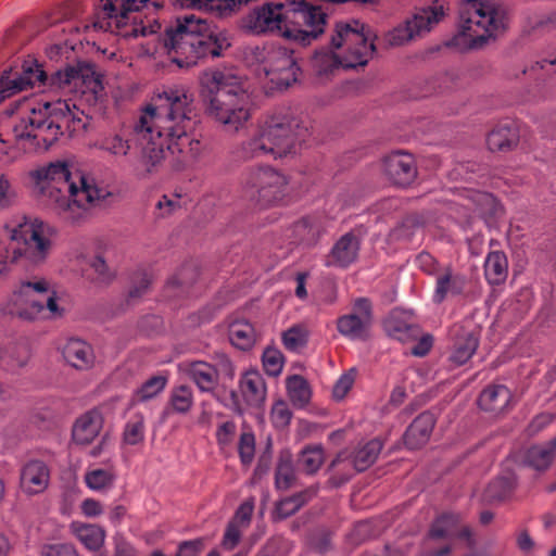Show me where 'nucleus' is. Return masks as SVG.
<instances>
[{
	"instance_id": "nucleus-1",
	"label": "nucleus",
	"mask_w": 556,
	"mask_h": 556,
	"mask_svg": "<svg viewBox=\"0 0 556 556\" xmlns=\"http://www.w3.org/2000/svg\"><path fill=\"white\" fill-rule=\"evenodd\" d=\"M199 122L192 94L182 86L168 87L144 108L128 135H108L97 147L121 157L127 156L136 144L141 149V162L147 172L169 155L179 162H192L203 149L194 135Z\"/></svg>"
},
{
	"instance_id": "nucleus-2",
	"label": "nucleus",
	"mask_w": 556,
	"mask_h": 556,
	"mask_svg": "<svg viewBox=\"0 0 556 556\" xmlns=\"http://www.w3.org/2000/svg\"><path fill=\"white\" fill-rule=\"evenodd\" d=\"M3 114L10 118L16 140H31L48 150L64 131L73 134L86 128L85 121L73 112L66 101L34 103L27 98L11 102Z\"/></svg>"
},
{
	"instance_id": "nucleus-3",
	"label": "nucleus",
	"mask_w": 556,
	"mask_h": 556,
	"mask_svg": "<svg viewBox=\"0 0 556 556\" xmlns=\"http://www.w3.org/2000/svg\"><path fill=\"white\" fill-rule=\"evenodd\" d=\"M43 195L73 223L78 222L90 207L100 206L110 192L99 188L93 179L73 172L66 162L56 161L34 173Z\"/></svg>"
},
{
	"instance_id": "nucleus-4",
	"label": "nucleus",
	"mask_w": 556,
	"mask_h": 556,
	"mask_svg": "<svg viewBox=\"0 0 556 556\" xmlns=\"http://www.w3.org/2000/svg\"><path fill=\"white\" fill-rule=\"evenodd\" d=\"M207 28L206 21L194 14H185L168 26L161 40L172 62L188 68L206 56H220L231 46L226 34H205Z\"/></svg>"
},
{
	"instance_id": "nucleus-5",
	"label": "nucleus",
	"mask_w": 556,
	"mask_h": 556,
	"mask_svg": "<svg viewBox=\"0 0 556 556\" xmlns=\"http://www.w3.org/2000/svg\"><path fill=\"white\" fill-rule=\"evenodd\" d=\"M201 86L207 92V111L228 130L239 131L251 118L253 102L242 77L233 68L205 71Z\"/></svg>"
},
{
	"instance_id": "nucleus-6",
	"label": "nucleus",
	"mask_w": 556,
	"mask_h": 556,
	"mask_svg": "<svg viewBox=\"0 0 556 556\" xmlns=\"http://www.w3.org/2000/svg\"><path fill=\"white\" fill-rule=\"evenodd\" d=\"M375 50L368 27L356 20L338 22L330 37V48L315 52L312 67L318 76L331 75L339 70L364 67Z\"/></svg>"
},
{
	"instance_id": "nucleus-7",
	"label": "nucleus",
	"mask_w": 556,
	"mask_h": 556,
	"mask_svg": "<svg viewBox=\"0 0 556 556\" xmlns=\"http://www.w3.org/2000/svg\"><path fill=\"white\" fill-rule=\"evenodd\" d=\"M93 26L110 31L123 38L146 37L156 34L161 24L153 20L144 24L137 14L141 9L152 4L155 9L162 7L159 0H99Z\"/></svg>"
},
{
	"instance_id": "nucleus-8",
	"label": "nucleus",
	"mask_w": 556,
	"mask_h": 556,
	"mask_svg": "<svg viewBox=\"0 0 556 556\" xmlns=\"http://www.w3.org/2000/svg\"><path fill=\"white\" fill-rule=\"evenodd\" d=\"M504 26V12L494 3L464 0L459 8V33L454 41L469 49L480 48Z\"/></svg>"
},
{
	"instance_id": "nucleus-9",
	"label": "nucleus",
	"mask_w": 556,
	"mask_h": 556,
	"mask_svg": "<svg viewBox=\"0 0 556 556\" xmlns=\"http://www.w3.org/2000/svg\"><path fill=\"white\" fill-rule=\"evenodd\" d=\"M74 67L56 71L50 77L35 59H28L3 68L0 73V102L34 87H64L77 78Z\"/></svg>"
},
{
	"instance_id": "nucleus-10",
	"label": "nucleus",
	"mask_w": 556,
	"mask_h": 556,
	"mask_svg": "<svg viewBox=\"0 0 556 556\" xmlns=\"http://www.w3.org/2000/svg\"><path fill=\"white\" fill-rule=\"evenodd\" d=\"M11 313L25 320L58 319L65 308L55 292H49L45 279L22 281L11 296Z\"/></svg>"
},
{
	"instance_id": "nucleus-11",
	"label": "nucleus",
	"mask_w": 556,
	"mask_h": 556,
	"mask_svg": "<svg viewBox=\"0 0 556 556\" xmlns=\"http://www.w3.org/2000/svg\"><path fill=\"white\" fill-rule=\"evenodd\" d=\"M10 238L17 247H11V262L25 257L33 264L43 263L50 254L52 228L37 218L23 217L21 222L7 226Z\"/></svg>"
},
{
	"instance_id": "nucleus-12",
	"label": "nucleus",
	"mask_w": 556,
	"mask_h": 556,
	"mask_svg": "<svg viewBox=\"0 0 556 556\" xmlns=\"http://www.w3.org/2000/svg\"><path fill=\"white\" fill-rule=\"evenodd\" d=\"M328 15L305 0L285 1L283 38L301 46L316 41L327 26Z\"/></svg>"
},
{
	"instance_id": "nucleus-13",
	"label": "nucleus",
	"mask_w": 556,
	"mask_h": 556,
	"mask_svg": "<svg viewBox=\"0 0 556 556\" xmlns=\"http://www.w3.org/2000/svg\"><path fill=\"white\" fill-rule=\"evenodd\" d=\"M261 125L270 155L275 159L292 153L307 132V128L301 126L298 118L281 113L266 117Z\"/></svg>"
},
{
	"instance_id": "nucleus-14",
	"label": "nucleus",
	"mask_w": 556,
	"mask_h": 556,
	"mask_svg": "<svg viewBox=\"0 0 556 556\" xmlns=\"http://www.w3.org/2000/svg\"><path fill=\"white\" fill-rule=\"evenodd\" d=\"M287 178L270 166L252 167L245 173V195L262 205L273 204L285 195Z\"/></svg>"
},
{
	"instance_id": "nucleus-15",
	"label": "nucleus",
	"mask_w": 556,
	"mask_h": 556,
	"mask_svg": "<svg viewBox=\"0 0 556 556\" xmlns=\"http://www.w3.org/2000/svg\"><path fill=\"white\" fill-rule=\"evenodd\" d=\"M443 16V5L434 2L430 7L418 10L413 17L389 31L387 41L393 47L403 46L430 31Z\"/></svg>"
},
{
	"instance_id": "nucleus-16",
	"label": "nucleus",
	"mask_w": 556,
	"mask_h": 556,
	"mask_svg": "<svg viewBox=\"0 0 556 556\" xmlns=\"http://www.w3.org/2000/svg\"><path fill=\"white\" fill-rule=\"evenodd\" d=\"M264 71L269 80L279 88H288L301 73L293 52L283 47H271L264 59Z\"/></svg>"
},
{
	"instance_id": "nucleus-17",
	"label": "nucleus",
	"mask_w": 556,
	"mask_h": 556,
	"mask_svg": "<svg viewBox=\"0 0 556 556\" xmlns=\"http://www.w3.org/2000/svg\"><path fill=\"white\" fill-rule=\"evenodd\" d=\"M462 521V516L457 513H444L440 515L431 525L428 535L422 545V556H447L451 551L448 542L437 545L440 540L450 541L454 539L456 529Z\"/></svg>"
},
{
	"instance_id": "nucleus-18",
	"label": "nucleus",
	"mask_w": 556,
	"mask_h": 556,
	"mask_svg": "<svg viewBox=\"0 0 556 556\" xmlns=\"http://www.w3.org/2000/svg\"><path fill=\"white\" fill-rule=\"evenodd\" d=\"M372 321V305L367 298H357L353 303V311L342 315L337 320L340 334L350 340H363L367 336Z\"/></svg>"
},
{
	"instance_id": "nucleus-19",
	"label": "nucleus",
	"mask_w": 556,
	"mask_h": 556,
	"mask_svg": "<svg viewBox=\"0 0 556 556\" xmlns=\"http://www.w3.org/2000/svg\"><path fill=\"white\" fill-rule=\"evenodd\" d=\"M285 2L266 3L251 11L243 21L244 27L253 34L285 33Z\"/></svg>"
},
{
	"instance_id": "nucleus-20",
	"label": "nucleus",
	"mask_w": 556,
	"mask_h": 556,
	"mask_svg": "<svg viewBox=\"0 0 556 556\" xmlns=\"http://www.w3.org/2000/svg\"><path fill=\"white\" fill-rule=\"evenodd\" d=\"M382 170L392 184L401 187L410 185L417 176L414 156L403 151L387 155L382 161Z\"/></svg>"
},
{
	"instance_id": "nucleus-21",
	"label": "nucleus",
	"mask_w": 556,
	"mask_h": 556,
	"mask_svg": "<svg viewBox=\"0 0 556 556\" xmlns=\"http://www.w3.org/2000/svg\"><path fill=\"white\" fill-rule=\"evenodd\" d=\"M50 482V469L39 459H30L20 471V489L26 495L33 496L46 491Z\"/></svg>"
},
{
	"instance_id": "nucleus-22",
	"label": "nucleus",
	"mask_w": 556,
	"mask_h": 556,
	"mask_svg": "<svg viewBox=\"0 0 556 556\" xmlns=\"http://www.w3.org/2000/svg\"><path fill=\"white\" fill-rule=\"evenodd\" d=\"M179 370L198 387L201 393H215L219 382L212 364L204 361H184L179 364Z\"/></svg>"
},
{
	"instance_id": "nucleus-23",
	"label": "nucleus",
	"mask_w": 556,
	"mask_h": 556,
	"mask_svg": "<svg viewBox=\"0 0 556 556\" xmlns=\"http://www.w3.org/2000/svg\"><path fill=\"white\" fill-rule=\"evenodd\" d=\"M361 239L353 231L344 233L333 244L326 258V266L346 268L354 263L358 256Z\"/></svg>"
},
{
	"instance_id": "nucleus-24",
	"label": "nucleus",
	"mask_w": 556,
	"mask_h": 556,
	"mask_svg": "<svg viewBox=\"0 0 556 556\" xmlns=\"http://www.w3.org/2000/svg\"><path fill=\"white\" fill-rule=\"evenodd\" d=\"M466 277L455 271L451 266L442 268L435 279L432 301L435 304H441L448 296L462 294L466 288Z\"/></svg>"
},
{
	"instance_id": "nucleus-25",
	"label": "nucleus",
	"mask_w": 556,
	"mask_h": 556,
	"mask_svg": "<svg viewBox=\"0 0 556 556\" xmlns=\"http://www.w3.org/2000/svg\"><path fill=\"white\" fill-rule=\"evenodd\" d=\"M387 333L402 342L416 339L419 328L412 320V315L403 309H393L383 323Z\"/></svg>"
},
{
	"instance_id": "nucleus-26",
	"label": "nucleus",
	"mask_w": 556,
	"mask_h": 556,
	"mask_svg": "<svg viewBox=\"0 0 556 556\" xmlns=\"http://www.w3.org/2000/svg\"><path fill=\"white\" fill-rule=\"evenodd\" d=\"M229 154L237 162H248L253 159L270 155V149L267 146L265 136L262 134V125H258L253 136L233 146Z\"/></svg>"
},
{
	"instance_id": "nucleus-27",
	"label": "nucleus",
	"mask_w": 556,
	"mask_h": 556,
	"mask_svg": "<svg viewBox=\"0 0 556 556\" xmlns=\"http://www.w3.org/2000/svg\"><path fill=\"white\" fill-rule=\"evenodd\" d=\"M102 416L98 410H89L78 417L72 429V438L76 444H90L102 428Z\"/></svg>"
},
{
	"instance_id": "nucleus-28",
	"label": "nucleus",
	"mask_w": 556,
	"mask_h": 556,
	"mask_svg": "<svg viewBox=\"0 0 556 556\" xmlns=\"http://www.w3.org/2000/svg\"><path fill=\"white\" fill-rule=\"evenodd\" d=\"M556 457V437L530 446L523 455V464L535 471L548 470Z\"/></svg>"
},
{
	"instance_id": "nucleus-29",
	"label": "nucleus",
	"mask_w": 556,
	"mask_h": 556,
	"mask_svg": "<svg viewBox=\"0 0 556 556\" xmlns=\"http://www.w3.org/2000/svg\"><path fill=\"white\" fill-rule=\"evenodd\" d=\"M511 402V392L504 384H490L479 395V407L488 413L501 414L505 412Z\"/></svg>"
},
{
	"instance_id": "nucleus-30",
	"label": "nucleus",
	"mask_w": 556,
	"mask_h": 556,
	"mask_svg": "<svg viewBox=\"0 0 556 556\" xmlns=\"http://www.w3.org/2000/svg\"><path fill=\"white\" fill-rule=\"evenodd\" d=\"M435 425L434 415L430 412H424L418 415L404 434V442L410 450H416L426 444L431 435Z\"/></svg>"
},
{
	"instance_id": "nucleus-31",
	"label": "nucleus",
	"mask_w": 556,
	"mask_h": 556,
	"mask_svg": "<svg viewBox=\"0 0 556 556\" xmlns=\"http://www.w3.org/2000/svg\"><path fill=\"white\" fill-rule=\"evenodd\" d=\"M519 132L513 121L505 119L498 123L486 137V144L491 151L506 152L517 146Z\"/></svg>"
},
{
	"instance_id": "nucleus-32",
	"label": "nucleus",
	"mask_w": 556,
	"mask_h": 556,
	"mask_svg": "<svg viewBox=\"0 0 556 556\" xmlns=\"http://www.w3.org/2000/svg\"><path fill=\"white\" fill-rule=\"evenodd\" d=\"M240 390L248 405L261 407L265 403L266 383L258 371H247L240 380Z\"/></svg>"
},
{
	"instance_id": "nucleus-33",
	"label": "nucleus",
	"mask_w": 556,
	"mask_h": 556,
	"mask_svg": "<svg viewBox=\"0 0 556 556\" xmlns=\"http://www.w3.org/2000/svg\"><path fill=\"white\" fill-rule=\"evenodd\" d=\"M62 354L68 365L79 370L90 368L94 359L91 346L80 339H70Z\"/></svg>"
},
{
	"instance_id": "nucleus-34",
	"label": "nucleus",
	"mask_w": 556,
	"mask_h": 556,
	"mask_svg": "<svg viewBox=\"0 0 556 556\" xmlns=\"http://www.w3.org/2000/svg\"><path fill=\"white\" fill-rule=\"evenodd\" d=\"M479 346V338L472 331L462 330L457 332L453 352L450 356L451 362L460 366L466 364L475 354Z\"/></svg>"
},
{
	"instance_id": "nucleus-35",
	"label": "nucleus",
	"mask_w": 556,
	"mask_h": 556,
	"mask_svg": "<svg viewBox=\"0 0 556 556\" xmlns=\"http://www.w3.org/2000/svg\"><path fill=\"white\" fill-rule=\"evenodd\" d=\"M516 485V478L507 473L492 480L485 488L482 500L488 504L500 503L509 498Z\"/></svg>"
},
{
	"instance_id": "nucleus-36",
	"label": "nucleus",
	"mask_w": 556,
	"mask_h": 556,
	"mask_svg": "<svg viewBox=\"0 0 556 556\" xmlns=\"http://www.w3.org/2000/svg\"><path fill=\"white\" fill-rule=\"evenodd\" d=\"M29 359V350L24 343H13L0 349V366L8 371L24 367Z\"/></svg>"
},
{
	"instance_id": "nucleus-37",
	"label": "nucleus",
	"mask_w": 556,
	"mask_h": 556,
	"mask_svg": "<svg viewBox=\"0 0 556 556\" xmlns=\"http://www.w3.org/2000/svg\"><path fill=\"white\" fill-rule=\"evenodd\" d=\"M508 273V262L504 252H490L484 262V275L491 285L502 283Z\"/></svg>"
},
{
	"instance_id": "nucleus-38",
	"label": "nucleus",
	"mask_w": 556,
	"mask_h": 556,
	"mask_svg": "<svg viewBox=\"0 0 556 556\" xmlns=\"http://www.w3.org/2000/svg\"><path fill=\"white\" fill-rule=\"evenodd\" d=\"M71 528L76 538L88 549L97 551L104 543L105 531L99 526L73 522Z\"/></svg>"
},
{
	"instance_id": "nucleus-39",
	"label": "nucleus",
	"mask_w": 556,
	"mask_h": 556,
	"mask_svg": "<svg viewBox=\"0 0 556 556\" xmlns=\"http://www.w3.org/2000/svg\"><path fill=\"white\" fill-rule=\"evenodd\" d=\"M168 377L159 374L147 379L132 394L131 404L144 403L156 397L166 388Z\"/></svg>"
},
{
	"instance_id": "nucleus-40",
	"label": "nucleus",
	"mask_w": 556,
	"mask_h": 556,
	"mask_svg": "<svg viewBox=\"0 0 556 556\" xmlns=\"http://www.w3.org/2000/svg\"><path fill=\"white\" fill-rule=\"evenodd\" d=\"M228 336L231 344L239 350L247 351L255 342L253 326L247 320H235L229 325Z\"/></svg>"
},
{
	"instance_id": "nucleus-41",
	"label": "nucleus",
	"mask_w": 556,
	"mask_h": 556,
	"mask_svg": "<svg viewBox=\"0 0 556 556\" xmlns=\"http://www.w3.org/2000/svg\"><path fill=\"white\" fill-rule=\"evenodd\" d=\"M382 450V442L378 439H372L359 446L353 457V466L356 471H364L370 467Z\"/></svg>"
},
{
	"instance_id": "nucleus-42",
	"label": "nucleus",
	"mask_w": 556,
	"mask_h": 556,
	"mask_svg": "<svg viewBox=\"0 0 556 556\" xmlns=\"http://www.w3.org/2000/svg\"><path fill=\"white\" fill-rule=\"evenodd\" d=\"M315 494L316 490L307 489L292 496L281 500L276 506V515L280 519H286L292 516L303 505H305Z\"/></svg>"
},
{
	"instance_id": "nucleus-43",
	"label": "nucleus",
	"mask_w": 556,
	"mask_h": 556,
	"mask_svg": "<svg viewBox=\"0 0 556 556\" xmlns=\"http://www.w3.org/2000/svg\"><path fill=\"white\" fill-rule=\"evenodd\" d=\"M288 395L292 404L296 407H304L311 397V391L307 381L300 375H293L286 382Z\"/></svg>"
},
{
	"instance_id": "nucleus-44",
	"label": "nucleus",
	"mask_w": 556,
	"mask_h": 556,
	"mask_svg": "<svg viewBox=\"0 0 556 556\" xmlns=\"http://www.w3.org/2000/svg\"><path fill=\"white\" fill-rule=\"evenodd\" d=\"M324 463V450L321 446H307L298 456V468L307 475L317 472Z\"/></svg>"
},
{
	"instance_id": "nucleus-45",
	"label": "nucleus",
	"mask_w": 556,
	"mask_h": 556,
	"mask_svg": "<svg viewBox=\"0 0 556 556\" xmlns=\"http://www.w3.org/2000/svg\"><path fill=\"white\" fill-rule=\"evenodd\" d=\"M146 438V418L143 414H134L125 425L123 441L128 445H137Z\"/></svg>"
},
{
	"instance_id": "nucleus-46",
	"label": "nucleus",
	"mask_w": 556,
	"mask_h": 556,
	"mask_svg": "<svg viewBox=\"0 0 556 556\" xmlns=\"http://www.w3.org/2000/svg\"><path fill=\"white\" fill-rule=\"evenodd\" d=\"M193 404V392L190 387L181 384L174 388L169 396V406L173 412L186 414Z\"/></svg>"
},
{
	"instance_id": "nucleus-47",
	"label": "nucleus",
	"mask_w": 556,
	"mask_h": 556,
	"mask_svg": "<svg viewBox=\"0 0 556 556\" xmlns=\"http://www.w3.org/2000/svg\"><path fill=\"white\" fill-rule=\"evenodd\" d=\"M295 481V470L293 468L292 459L289 455L281 456L279 458L276 475H275V484L279 490H287Z\"/></svg>"
},
{
	"instance_id": "nucleus-48",
	"label": "nucleus",
	"mask_w": 556,
	"mask_h": 556,
	"mask_svg": "<svg viewBox=\"0 0 556 556\" xmlns=\"http://www.w3.org/2000/svg\"><path fill=\"white\" fill-rule=\"evenodd\" d=\"M152 273L147 269L136 271L131 278V283L128 291V301H136L144 295L150 285L152 283Z\"/></svg>"
},
{
	"instance_id": "nucleus-49",
	"label": "nucleus",
	"mask_w": 556,
	"mask_h": 556,
	"mask_svg": "<svg viewBox=\"0 0 556 556\" xmlns=\"http://www.w3.org/2000/svg\"><path fill=\"white\" fill-rule=\"evenodd\" d=\"M282 342L287 350L296 352L306 345L307 332L303 326H292L282 333Z\"/></svg>"
},
{
	"instance_id": "nucleus-50",
	"label": "nucleus",
	"mask_w": 556,
	"mask_h": 556,
	"mask_svg": "<svg viewBox=\"0 0 556 556\" xmlns=\"http://www.w3.org/2000/svg\"><path fill=\"white\" fill-rule=\"evenodd\" d=\"M294 240L299 242H312L315 240L318 228L313 217H303L293 225Z\"/></svg>"
},
{
	"instance_id": "nucleus-51",
	"label": "nucleus",
	"mask_w": 556,
	"mask_h": 556,
	"mask_svg": "<svg viewBox=\"0 0 556 556\" xmlns=\"http://www.w3.org/2000/svg\"><path fill=\"white\" fill-rule=\"evenodd\" d=\"M114 476L101 468L88 471L85 475V482L91 490L100 491L110 488L113 484Z\"/></svg>"
},
{
	"instance_id": "nucleus-52",
	"label": "nucleus",
	"mask_w": 556,
	"mask_h": 556,
	"mask_svg": "<svg viewBox=\"0 0 556 556\" xmlns=\"http://www.w3.org/2000/svg\"><path fill=\"white\" fill-rule=\"evenodd\" d=\"M263 367L267 375L278 376L283 367V355L275 348H267L262 356Z\"/></svg>"
},
{
	"instance_id": "nucleus-53",
	"label": "nucleus",
	"mask_w": 556,
	"mask_h": 556,
	"mask_svg": "<svg viewBox=\"0 0 556 556\" xmlns=\"http://www.w3.org/2000/svg\"><path fill=\"white\" fill-rule=\"evenodd\" d=\"M181 5L188 9H201L202 7L211 5L216 8L222 14H227L235 11L243 3H232L230 0H180Z\"/></svg>"
},
{
	"instance_id": "nucleus-54",
	"label": "nucleus",
	"mask_w": 556,
	"mask_h": 556,
	"mask_svg": "<svg viewBox=\"0 0 556 556\" xmlns=\"http://www.w3.org/2000/svg\"><path fill=\"white\" fill-rule=\"evenodd\" d=\"M291 417L292 413L288 404L282 400L276 401L270 412V419L274 427L278 429L287 427L290 424Z\"/></svg>"
},
{
	"instance_id": "nucleus-55",
	"label": "nucleus",
	"mask_w": 556,
	"mask_h": 556,
	"mask_svg": "<svg viewBox=\"0 0 556 556\" xmlns=\"http://www.w3.org/2000/svg\"><path fill=\"white\" fill-rule=\"evenodd\" d=\"M238 452L243 465H250L255 453V437L251 432H242L239 439Z\"/></svg>"
},
{
	"instance_id": "nucleus-56",
	"label": "nucleus",
	"mask_w": 556,
	"mask_h": 556,
	"mask_svg": "<svg viewBox=\"0 0 556 556\" xmlns=\"http://www.w3.org/2000/svg\"><path fill=\"white\" fill-rule=\"evenodd\" d=\"M40 556H79L76 547L71 543L56 542L43 544Z\"/></svg>"
},
{
	"instance_id": "nucleus-57",
	"label": "nucleus",
	"mask_w": 556,
	"mask_h": 556,
	"mask_svg": "<svg viewBox=\"0 0 556 556\" xmlns=\"http://www.w3.org/2000/svg\"><path fill=\"white\" fill-rule=\"evenodd\" d=\"M213 368L216 370L217 380L220 377L232 380L235 377V366L230 358L224 353H216L214 356Z\"/></svg>"
},
{
	"instance_id": "nucleus-58",
	"label": "nucleus",
	"mask_w": 556,
	"mask_h": 556,
	"mask_svg": "<svg viewBox=\"0 0 556 556\" xmlns=\"http://www.w3.org/2000/svg\"><path fill=\"white\" fill-rule=\"evenodd\" d=\"M356 370L350 369L343 374L334 383L332 395L336 400H342L355 382Z\"/></svg>"
},
{
	"instance_id": "nucleus-59",
	"label": "nucleus",
	"mask_w": 556,
	"mask_h": 556,
	"mask_svg": "<svg viewBox=\"0 0 556 556\" xmlns=\"http://www.w3.org/2000/svg\"><path fill=\"white\" fill-rule=\"evenodd\" d=\"M417 227L410 219L404 220L390 231V240L410 242L415 236Z\"/></svg>"
},
{
	"instance_id": "nucleus-60",
	"label": "nucleus",
	"mask_w": 556,
	"mask_h": 556,
	"mask_svg": "<svg viewBox=\"0 0 556 556\" xmlns=\"http://www.w3.org/2000/svg\"><path fill=\"white\" fill-rule=\"evenodd\" d=\"M416 266L430 276H438L442 268L439 262L428 252L419 253L415 258Z\"/></svg>"
},
{
	"instance_id": "nucleus-61",
	"label": "nucleus",
	"mask_w": 556,
	"mask_h": 556,
	"mask_svg": "<svg viewBox=\"0 0 556 556\" xmlns=\"http://www.w3.org/2000/svg\"><path fill=\"white\" fill-rule=\"evenodd\" d=\"M156 210L160 212V216H165L170 214L180 207V195H172L168 197L166 194L162 195V198L157 201L155 205Z\"/></svg>"
},
{
	"instance_id": "nucleus-62",
	"label": "nucleus",
	"mask_w": 556,
	"mask_h": 556,
	"mask_svg": "<svg viewBox=\"0 0 556 556\" xmlns=\"http://www.w3.org/2000/svg\"><path fill=\"white\" fill-rule=\"evenodd\" d=\"M91 268L94 270V273L97 274V280L99 282H109L112 277H113V273L112 270L109 268V266L106 265L104 258L100 255L96 256L92 262H91Z\"/></svg>"
},
{
	"instance_id": "nucleus-63",
	"label": "nucleus",
	"mask_w": 556,
	"mask_h": 556,
	"mask_svg": "<svg viewBox=\"0 0 556 556\" xmlns=\"http://www.w3.org/2000/svg\"><path fill=\"white\" fill-rule=\"evenodd\" d=\"M555 415L552 413H541L536 415L529 424L528 431L530 434H536L553 422Z\"/></svg>"
},
{
	"instance_id": "nucleus-64",
	"label": "nucleus",
	"mask_w": 556,
	"mask_h": 556,
	"mask_svg": "<svg viewBox=\"0 0 556 556\" xmlns=\"http://www.w3.org/2000/svg\"><path fill=\"white\" fill-rule=\"evenodd\" d=\"M203 548V540L184 541L179 544L176 556H198Z\"/></svg>"
}]
</instances>
